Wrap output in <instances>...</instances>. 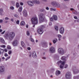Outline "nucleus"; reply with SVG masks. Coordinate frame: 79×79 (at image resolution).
<instances>
[{
	"mask_svg": "<svg viewBox=\"0 0 79 79\" xmlns=\"http://www.w3.org/2000/svg\"><path fill=\"white\" fill-rule=\"evenodd\" d=\"M45 18V15L44 14H40L39 15V19L40 23H42L44 21Z\"/></svg>",
	"mask_w": 79,
	"mask_h": 79,
	"instance_id": "obj_2",
	"label": "nucleus"
},
{
	"mask_svg": "<svg viewBox=\"0 0 79 79\" xmlns=\"http://www.w3.org/2000/svg\"><path fill=\"white\" fill-rule=\"evenodd\" d=\"M52 42L54 44H55V43L58 42V39L57 38H56L53 40Z\"/></svg>",
	"mask_w": 79,
	"mask_h": 79,
	"instance_id": "obj_20",
	"label": "nucleus"
},
{
	"mask_svg": "<svg viewBox=\"0 0 79 79\" xmlns=\"http://www.w3.org/2000/svg\"><path fill=\"white\" fill-rule=\"evenodd\" d=\"M29 40L32 42H34V40L33 39H32V37H30V38H29Z\"/></svg>",
	"mask_w": 79,
	"mask_h": 79,
	"instance_id": "obj_27",
	"label": "nucleus"
},
{
	"mask_svg": "<svg viewBox=\"0 0 79 79\" xmlns=\"http://www.w3.org/2000/svg\"><path fill=\"white\" fill-rule=\"evenodd\" d=\"M66 39V36H64L63 37V39Z\"/></svg>",
	"mask_w": 79,
	"mask_h": 79,
	"instance_id": "obj_64",
	"label": "nucleus"
},
{
	"mask_svg": "<svg viewBox=\"0 0 79 79\" xmlns=\"http://www.w3.org/2000/svg\"><path fill=\"white\" fill-rule=\"evenodd\" d=\"M48 45L47 44L44 45V47H47Z\"/></svg>",
	"mask_w": 79,
	"mask_h": 79,
	"instance_id": "obj_61",
	"label": "nucleus"
},
{
	"mask_svg": "<svg viewBox=\"0 0 79 79\" xmlns=\"http://www.w3.org/2000/svg\"><path fill=\"white\" fill-rule=\"evenodd\" d=\"M4 52H7V49H4Z\"/></svg>",
	"mask_w": 79,
	"mask_h": 79,
	"instance_id": "obj_62",
	"label": "nucleus"
},
{
	"mask_svg": "<svg viewBox=\"0 0 79 79\" xmlns=\"http://www.w3.org/2000/svg\"><path fill=\"white\" fill-rule=\"evenodd\" d=\"M18 41L17 40H15L12 42V45L14 47H16L18 45Z\"/></svg>",
	"mask_w": 79,
	"mask_h": 79,
	"instance_id": "obj_7",
	"label": "nucleus"
},
{
	"mask_svg": "<svg viewBox=\"0 0 79 79\" xmlns=\"http://www.w3.org/2000/svg\"><path fill=\"white\" fill-rule=\"evenodd\" d=\"M53 19L55 21H56L58 19V17L56 15H53Z\"/></svg>",
	"mask_w": 79,
	"mask_h": 79,
	"instance_id": "obj_18",
	"label": "nucleus"
},
{
	"mask_svg": "<svg viewBox=\"0 0 79 79\" xmlns=\"http://www.w3.org/2000/svg\"><path fill=\"white\" fill-rule=\"evenodd\" d=\"M5 71V67L4 66H0V72L1 73H4Z\"/></svg>",
	"mask_w": 79,
	"mask_h": 79,
	"instance_id": "obj_6",
	"label": "nucleus"
},
{
	"mask_svg": "<svg viewBox=\"0 0 79 79\" xmlns=\"http://www.w3.org/2000/svg\"><path fill=\"white\" fill-rule=\"evenodd\" d=\"M40 27L42 29H44V28H45V26L44 25H41L40 26Z\"/></svg>",
	"mask_w": 79,
	"mask_h": 79,
	"instance_id": "obj_42",
	"label": "nucleus"
},
{
	"mask_svg": "<svg viewBox=\"0 0 79 79\" xmlns=\"http://www.w3.org/2000/svg\"><path fill=\"white\" fill-rule=\"evenodd\" d=\"M14 16L15 17V18H19V16L17 14H14Z\"/></svg>",
	"mask_w": 79,
	"mask_h": 79,
	"instance_id": "obj_28",
	"label": "nucleus"
},
{
	"mask_svg": "<svg viewBox=\"0 0 79 79\" xmlns=\"http://www.w3.org/2000/svg\"><path fill=\"white\" fill-rule=\"evenodd\" d=\"M27 49L28 50H31V48H30V47H28L27 48Z\"/></svg>",
	"mask_w": 79,
	"mask_h": 79,
	"instance_id": "obj_56",
	"label": "nucleus"
},
{
	"mask_svg": "<svg viewBox=\"0 0 79 79\" xmlns=\"http://www.w3.org/2000/svg\"><path fill=\"white\" fill-rule=\"evenodd\" d=\"M23 14L24 16H27V11L26 10H23Z\"/></svg>",
	"mask_w": 79,
	"mask_h": 79,
	"instance_id": "obj_14",
	"label": "nucleus"
},
{
	"mask_svg": "<svg viewBox=\"0 0 79 79\" xmlns=\"http://www.w3.org/2000/svg\"><path fill=\"white\" fill-rule=\"evenodd\" d=\"M27 3L30 6H32L34 5V3H33V2L32 1H28L27 2Z\"/></svg>",
	"mask_w": 79,
	"mask_h": 79,
	"instance_id": "obj_11",
	"label": "nucleus"
},
{
	"mask_svg": "<svg viewBox=\"0 0 79 79\" xmlns=\"http://www.w3.org/2000/svg\"><path fill=\"white\" fill-rule=\"evenodd\" d=\"M53 19H52V17L50 18V20L51 21H53Z\"/></svg>",
	"mask_w": 79,
	"mask_h": 79,
	"instance_id": "obj_43",
	"label": "nucleus"
},
{
	"mask_svg": "<svg viewBox=\"0 0 79 79\" xmlns=\"http://www.w3.org/2000/svg\"><path fill=\"white\" fill-rule=\"evenodd\" d=\"M0 41L1 42L3 43V44L5 43V40H4L2 38H0Z\"/></svg>",
	"mask_w": 79,
	"mask_h": 79,
	"instance_id": "obj_23",
	"label": "nucleus"
},
{
	"mask_svg": "<svg viewBox=\"0 0 79 79\" xmlns=\"http://www.w3.org/2000/svg\"><path fill=\"white\" fill-rule=\"evenodd\" d=\"M57 64H61V60H60V61L57 62Z\"/></svg>",
	"mask_w": 79,
	"mask_h": 79,
	"instance_id": "obj_38",
	"label": "nucleus"
},
{
	"mask_svg": "<svg viewBox=\"0 0 79 79\" xmlns=\"http://www.w3.org/2000/svg\"><path fill=\"white\" fill-rule=\"evenodd\" d=\"M12 52V51H11L10 50L8 52V54H9V55H11V53Z\"/></svg>",
	"mask_w": 79,
	"mask_h": 79,
	"instance_id": "obj_41",
	"label": "nucleus"
},
{
	"mask_svg": "<svg viewBox=\"0 0 79 79\" xmlns=\"http://www.w3.org/2000/svg\"><path fill=\"white\" fill-rule=\"evenodd\" d=\"M74 79H79V76H75L73 77Z\"/></svg>",
	"mask_w": 79,
	"mask_h": 79,
	"instance_id": "obj_25",
	"label": "nucleus"
},
{
	"mask_svg": "<svg viewBox=\"0 0 79 79\" xmlns=\"http://www.w3.org/2000/svg\"><path fill=\"white\" fill-rule=\"evenodd\" d=\"M15 37V33L14 32H12L9 33V34L6 35L5 38L8 40L11 41L13 40Z\"/></svg>",
	"mask_w": 79,
	"mask_h": 79,
	"instance_id": "obj_1",
	"label": "nucleus"
},
{
	"mask_svg": "<svg viewBox=\"0 0 79 79\" xmlns=\"http://www.w3.org/2000/svg\"><path fill=\"white\" fill-rule=\"evenodd\" d=\"M11 21L12 22H13V21H14V20H13V18L11 19Z\"/></svg>",
	"mask_w": 79,
	"mask_h": 79,
	"instance_id": "obj_60",
	"label": "nucleus"
},
{
	"mask_svg": "<svg viewBox=\"0 0 79 79\" xmlns=\"http://www.w3.org/2000/svg\"><path fill=\"white\" fill-rule=\"evenodd\" d=\"M57 37L58 38H61V35H57Z\"/></svg>",
	"mask_w": 79,
	"mask_h": 79,
	"instance_id": "obj_32",
	"label": "nucleus"
},
{
	"mask_svg": "<svg viewBox=\"0 0 79 79\" xmlns=\"http://www.w3.org/2000/svg\"><path fill=\"white\" fill-rule=\"evenodd\" d=\"M1 53H3L4 51L3 50V49H1Z\"/></svg>",
	"mask_w": 79,
	"mask_h": 79,
	"instance_id": "obj_54",
	"label": "nucleus"
},
{
	"mask_svg": "<svg viewBox=\"0 0 79 79\" xmlns=\"http://www.w3.org/2000/svg\"><path fill=\"white\" fill-rule=\"evenodd\" d=\"M11 75H8L7 77V79H11Z\"/></svg>",
	"mask_w": 79,
	"mask_h": 79,
	"instance_id": "obj_26",
	"label": "nucleus"
},
{
	"mask_svg": "<svg viewBox=\"0 0 79 79\" xmlns=\"http://www.w3.org/2000/svg\"><path fill=\"white\" fill-rule=\"evenodd\" d=\"M21 26H24L25 25V22L24 21L20 23Z\"/></svg>",
	"mask_w": 79,
	"mask_h": 79,
	"instance_id": "obj_24",
	"label": "nucleus"
},
{
	"mask_svg": "<svg viewBox=\"0 0 79 79\" xmlns=\"http://www.w3.org/2000/svg\"><path fill=\"white\" fill-rule=\"evenodd\" d=\"M65 77L66 79H69L71 78V74L70 72L67 73L65 75Z\"/></svg>",
	"mask_w": 79,
	"mask_h": 79,
	"instance_id": "obj_5",
	"label": "nucleus"
},
{
	"mask_svg": "<svg viewBox=\"0 0 79 79\" xmlns=\"http://www.w3.org/2000/svg\"><path fill=\"white\" fill-rule=\"evenodd\" d=\"M32 57L34 58H37V54H36L35 52L34 51L33 52L32 54Z\"/></svg>",
	"mask_w": 79,
	"mask_h": 79,
	"instance_id": "obj_12",
	"label": "nucleus"
},
{
	"mask_svg": "<svg viewBox=\"0 0 79 79\" xmlns=\"http://www.w3.org/2000/svg\"><path fill=\"white\" fill-rule=\"evenodd\" d=\"M51 3L52 5H55V6H56L57 4L56 2L55 1L52 2Z\"/></svg>",
	"mask_w": 79,
	"mask_h": 79,
	"instance_id": "obj_22",
	"label": "nucleus"
},
{
	"mask_svg": "<svg viewBox=\"0 0 79 79\" xmlns=\"http://www.w3.org/2000/svg\"><path fill=\"white\" fill-rule=\"evenodd\" d=\"M1 47H3V48H5L6 46H5V45H1Z\"/></svg>",
	"mask_w": 79,
	"mask_h": 79,
	"instance_id": "obj_49",
	"label": "nucleus"
},
{
	"mask_svg": "<svg viewBox=\"0 0 79 79\" xmlns=\"http://www.w3.org/2000/svg\"><path fill=\"white\" fill-rule=\"evenodd\" d=\"M7 48L8 49H11V47L9 45L7 46Z\"/></svg>",
	"mask_w": 79,
	"mask_h": 79,
	"instance_id": "obj_46",
	"label": "nucleus"
},
{
	"mask_svg": "<svg viewBox=\"0 0 79 79\" xmlns=\"http://www.w3.org/2000/svg\"><path fill=\"white\" fill-rule=\"evenodd\" d=\"M23 10V7L21 6L19 7V9H18V11L19 12H21Z\"/></svg>",
	"mask_w": 79,
	"mask_h": 79,
	"instance_id": "obj_21",
	"label": "nucleus"
},
{
	"mask_svg": "<svg viewBox=\"0 0 79 79\" xmlns=\"http://www.w3.org/2000/svg\"><path fill=\"white\" fill-rule=\"evenodd\" d=\"M60 32V34H63L64 31V28L63 27H61L59 29Z\"/></svg>",
	"mask_w": 79,
	"mask_h": 79,
	"instance_id": "obj_9",
	"label": "nucleus"
},
{
	"mask_svg": "<svg viewBox=\"0 0 79 79\" xmlns=\"http://www.w3.org/2000/svg\"><path fill=\"white\" fill-rule=\"evenodd\" d=\"M61 64L63 66H64V62L61 61Z\"/></svg>",
	"mask_w": 79,
	"mask_h": 79,
	"instance_id": "obj_39",
	"label": "nucleus"
},
{
	"mask_svg": "<svg viewBox=\"0 0 79 79\" xmlns=\"http://www.w3.org/2000/svg\"><path fill=\"white\" fill-rule=\"evenodd\" d=\"M3 22V20H2V19L0 20V23H2Z\"/></svg>",
	"mask_w": 79,
	"mask_h": 79,
	"instance_id": "obj_52",
	"label": "nucleus"
},
{
	"mask_svg": "<svg viewBox=\"0 0 79 79\" xmlns=\"http://www.w3.org/2000/svg\"><path fill=\"white\" fill-rule=\"evenodd\" d=\"M61 73L60 71L59 70H56V76H58V75H60Z\"/></svg>",
	"mask_w": 79,
	"mask_h": 79,
	"instance_id": "obj_16",
	"label": "nucleus"
},
{
	"mask_svg": "<svg viewBox=\"0 0 79 79\" xmlns=\"http://www.w3.org/2000/svg\"><path fill=\"white\" fill-rule=\"evenodd\" d=\"M66 56H62L61 57V60L64 61V62L66 61H67V59H66Z\"/></svg>",
	"mask_w": 79,
	"mask_h": 79,
	"instance_id": "obj_13",
	"label": "nucleus"
},
{
	"mask_svg": "<svg viewBox=\"0 0 79 79\" xmlns=\"http://www.w3.org/2000/svg\"><path fill=\"white\" fill-rule=\"evenodd\" d=\"M50 11H55L56 9H55L53 8H51L50 9Z\"/></svg>",
	"mask_w": 79,
	"mask_h": 79,
	"instance_id": "obj_31",
	"label": "nucleus"
},
{
	"mask_svg": "<svg viewBox=\"0 0 79 79\" xmlns=\"http://www.w3.org/2000/svg\"><path fill=\"white\" fill-rule=\"evenodd\" d=\"M68 66V65L67 64H66L64 66V68H67Z\"/></svg>",
	"mask_w": 79,
	"mask_h": 79,
	"instance_id": "obj_40",
	"label": "nucleus"
},
{
	"mask_svg": "<svg viewBox=\"0 0 79 79\" xmlns=\"http://www.w3.org/2000/svg\"><path fill=\"white\" fill-rule=\"evenodd\" d=\"M56 6H57V7H59L60 6V5L58 3H57V4H56Z\"/></svg>",
	"mask_w": 79,
	"mask_h": 79,
	"instance_id": "obj_30",
	"label": "nucleus"
},
{
	"mask_svg": "<svg viewBox=\"0 0 79 79\" xmlns=\"http://www.w3.org/2000/svg\"><path fill=\"white\" fill-rule=\"evenodd\" d=\"M55 28L56 31H58V27L57 26H55Z\"/></svg>",
	"mask_w": 79,
	"mask_h": 79,
	"instance_id": "obj_29",
	"label": "nucleus"
},
{
	"mask_svg": "<svg viewBox=\"0 0 79 79\" xmlns=\"http://www.w3.org/2000/svg\"><path fill=\"white\" fill-rule=\"evenodd\" d=\"M58 52L59 54L61 55H63L65 53L64 49L62 48H59L58 49Z\"/></svg>",
	"mask_w": 79,
	"mask_h": 79,
	"instance_id": "obj_3",
	"label": "nucleus"
},
{
	"mask_svg": "<svg viewBox=\"0 0 79 79\" xmlns=\"http://www.w3.org/2000/svg\"><path fill=\"white\" fill-rule=\"evenodd\" d=\"M5 56H8V55L7 54V53H5L4 54Z\"/></svg>",
	"mask_w": 79,
	"mask_h": 79,
	"instance_id": "obj_50",
	"label": "nucleus"
},
{
	"mask_svg": "<svg viewBox=\"0 0 79 79\" xmlns=\"http://www.w3.org/2000/svg\"><path fill=\"white\" fill-rule=\"evenodd\" d=\"M35 4H39V1H36L35 2Z\"/></svg>",
	"mask_w": 79,
	"mask_h": 79,
	"instance_id": "obj_33",
	"label": "nucleus"
},
{
	"mask_svg": "<svg viewBox=\"0 0 79 79\" xmlns=\"http://www.w3.org/2000/svg\"><path fill=\"white\" fill-rule=\"evenodd\" d=\"M21 44L23 47V48H25V47H26V45L24 43V42H23V41H21Z\"/></svg>",
	"mask_w": 79,
	"mask_h": 79,
	"instance_id": "obj_17",
	"label": "nucleus"
},
{
	"mask_svg": "<svg viewBox=\"0 0 79 79\" xmlns=\"http://www.w3.org/2000/svg\"><path fill=\"white\" fill-rule=\"evenodd\" d=\"M20 5H23V2L20 3Z\"/></svg>",
	"mask_w": 79,
	"mask_h": 79,
	"instance_id": "obj_63",
	"label": "nucleus"
},
{
	"mask_svg": "<svg viewBox=\"0 0 79 79\" xmlns=\"http://www.w3.org/2000/svg\"><path fill=\"white\" fill-rule=\"evenodd\" d=\"M50 52V53H54L55 52V48L52 47L49 48Z\"/></svg>",
	"mask_w": 79,
	"mask_h": 79,
	"instance_id": "obj_8",
	"label": "nucleus"
},
{
	"mask_svg": "<svg viewBox=\"0 0 79 79\" xmlns=\"http://www.w3.org/2000/svg\"><path fill=\"white\" fill-rule=\"evenodd\" d=\"M73 13L74 14H75V15H77V11L76 10H74L73 12Z\"/></svg>",
	"mask_w": 79,
	"mask_h": 79,
	"instance_id": "obj_35",
	"label": "nucleus"
},
{
	"mask_svg": "<svg viewBox=\"0 0 79 79\" xmlns=\"http://www.w3.org/2000/svg\"><path fill=\"white\" fill-rule=\"evenodd\" d=\"M31 21L33 24H37L38 23L37 18L36 17L33 18L31 19Z\"/></svg>",
	"mask_w": 79,
	"mask_h": 79,
	"instance_id": "obj_4",
	"label": "nucleus"
},
{
	"mask_svg": "<svg viewBox=\"0 0 79 79\" xmlns=\"http://www.w3.org/2000/svg\"><path fill=\"white\" fill-rule=\"evenodd\" d=\"M5 32V31H4L3 32L1 33V34H3Z\"/></svg>",
	"mask_w": 79,
	"mask_h": 79,
	"instance_id": "obj_58",
	"label": "nucleus"
},
{
	"mask_svg": "<svg viewBox=\"0 0 79 79\" xmlns=\"http://www.w3.org/2000/svg\"><path fill=\"white\" fill-rule=\"evenodd\" d=\"M27 35H29L30 34V33H29V31H27Z\"/></svg>",
	"mask_w": 79,
	"mask_h": 79,
	"instance_id": "obj_45",
	"label": "nucleus"
},
{
	"mask_svg": "<svg viewBox=\"0 0 79 79\" xmlns=\"http://www.w3.org/2000/svg\"><path fill=\"white\" fill-rule=\"evenodd\" d=\"M60 68H61V69H63V66L62 65H60Z\"/></svg>",
	"mask_w": 79,
	"mask_h": 79,
	"instance_id": "obj_47",
	"label": "nucleus"
},
{
	"mask_svg": "<svg viewBox=\"0 0 79 79\" xmlns=\"http://www.w3.org/2000/svg\"><path fill=\"white\" fill-rule=\"evenodd\" d=\"M5 19L6 20H9V18H8V17H6L5 18Z\"/></svg>",
	"mask_w": 79,
	"mask_h": 79,
	"instance_id": "obj_51",
	"label": "nucleus"
},
{
	"mask_svg": "<svg viewBox=\"0 0 79 79\" xmlns=\"http://www.w3.org/2000/svg\"><path fill=\"white\" fill-rule=\"evenodd\" d=\"M16 23L17 24H19V20H18L17 21Z\"/></svg>",
	"mask_w": 79,
	"mask_h": 79,
	"instance_id": "obj_44",
	"label": "nucleus"
},
{
	"mask_svg": "<svg viewBox=\"0 0 79 79\" xmlns=\"http://www.w3.org/2000/svg\"><path fill=\"white\" fill-rule=\"evenodd\" d=\"M16 7L17 8H19V3H18V2L16 4Z\"/></svg>",
	"mask_w": 79,
	"mask_h": 79,
	"instance_id": "obj_34",
	"label": "nucleus"
},
{
	"mask_svg": "<svg viewBox=\"0 0 79 79\" xmlns=\"http://www.w3.org/2000/svg\"><path fill=\"white\" fill-rule=\"evenodd\" d=\"M54 70H55V69L53 68H52L50 70V71L51 73H53Z\"/></svg>",
	"mask_w": 79,
	"mask_h": 79,
	"instance_id": "obj_37",
	"label": "nucleus"
},
{
	"mask_svg": "<svg viewBox=\"0 0 79 79\" xmlns=\"http://www.w3.org/2000/svg\"><path fill=\"white\" fill-rule=\"evenodd\" d=\"M38 34H42L44 32V30L42 29L39 28L37 30Z\"/></svg>",
	"mask_w": 79,
	"mask_h": 79,
	"instance_id": "obj_10",
	"label": "nucleus"
},
{
	"mask_svg": "<svg viewBox=\"0 0 79 79\" xmlns=\"http://www.w3.org/2000/svg\"><path fill=\"white\" fill-rule=\"evenodd\" d=\"M10 8L11 10H15V8H14V7L13 6H10Z\"/></svg>",
	"mask_w": 79,
	"mask_h": 79,
	"instance_id": "obj_36",
	"label": "nucleus"
},
{
	"mask_svg": "<svg viewBox=\"0 0 79 79\" xmlns=\"http://www.w3.org/2000/svg\"><path fill=\"white\" fill-rule=\"evenodd\" d=\"M49 26H52V22H50L49 23Z\"/></svg>",
	"mask_w": 79,
	"mask_h": 79,
	"instance_id": "obj_48",
	"label": "nucleus"
},
{
	"mask_svg": "<svg viewBox=\"0 0 79 79\" xmlns=\"http://www.w3.org/2000/svg\"><path fill=\"white\" fill-rule=\"evenodd\" d=\"M74 19H77V17H76V16H74Z\"/></svg>",
	"mask_w": 79,
	"mask_h": 79,
	"instance_id": "obj_57",
	"label": "nucleus"
},
{
	"mask_svg": "<svg viewBox=\"0 0 79 79\" xmlns=\"http://www.w3.org/2000/svg\"><path fill=\"white\" fill-rule=\"evenodd\" d=\"M44 9H42L40 10V11H41V12H42L44 11Z\"/></svg>",
	"mask_w": 79,
	"mask_h": 79,
	"instance_id": "obj_55",
	"label": "nucleus"
},
{
	"mask_svg": "<svg viewBox=\"0 0 79 79\" xmlns=\"http://www.w3.org/2000/svg\"><path fill=\"white\" fill-rule=\"evenodd\" d=\"M3 9L0 8V15L1 16H3Z\"/></svg>",
	"mask_w": 79,
	"mask_h": 79,
	"instance_id": "obj_19",
	"label": "nucleus"
},
{
	"mask_svg": "<svg viewBox=\"0 0 79 79\" xmlns=\"http://www.w3.org/2000/svg\"><path fill=\"white\" fill-rule=\"evenodd\" d=\"M73 73H74L75 74H76V73H79V70L77 69L76 68L75 69L74 68H73Z\"/></svg>",
	"mask_w": 79,
	"mask_h": 79,
	"instance_id": "obj_15",
	"label": "nucleus"
},
{
	"mask_svg": "<svg viewBox=\"0 0 79 79\" xmlns=\"http://www.w3.org/2000/svg\"><path fill=\"white\" fill-rule=\"evenodd\" d=\"M42 1L43 2H47V0H42Z\"/></svg>",
	"mask_w": 79,
	"mask_h": 79,
	"instance_id": "obj_53",
	"label": "nucleus"
},
{
	"mask_svg": "<svg viewBox=\"0 0 79 79\" xmlns=\"http://www.w3.org/2000/svg\"><path fill=\"white\" fill-rule=\"evenodd\" d=\"M46 9L47 10H49V8H48V7H46Z\"/></svg>",
	"mask_w": 79,
	"mask_h": 79,
	"instance_id": "obj_59",
	"label": "nucleus"
}]
</instances>
